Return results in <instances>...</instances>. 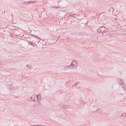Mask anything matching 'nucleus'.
<instances>
[{"instance_id":"nucleus-21","label":"nucleus","mask_w":126,"mask_h":126,"mask_svg":"<svg viewBox=\"0 0 126 126\" xmlns=\"http://www.w3.org/2000/svg\"><path fill=\"white\" fill-rule=\"evenodd\" d=\"M69 82H67L66 83V84L68 85L69 84Z\"/></svg>"},{"instance_id":"nucleus-14","label":"nucleus","mask_w":126,"mask_h":126,"mask_svg":"<svg viewBox=\"0 0 126 126\" xmlns=\"http://www.w3.org/2000/svg\"><path fill=\"white\" fill-rule=\"evenodd\" d=\"M63 107L64 108H68V106L67 105H64Z\"/></svg>"},{"instance_id":"nucleus-6","label":"nucleus","mask_w":126,"mask_h":126,"mask_svg":"<svg viewBox=\"0 0 126 126\" xmlns=\"http://www.w3.org/2000/svg\"><path fill=\"white\" fill-rule=\"evenodd\" d=\"M37 97L36 98V99L37 100V99H40L41 97V96L39 94H38L37 96Z\"/></svg>"},{"instance_id":"nucleus-5","label":"nucleus","mask_w":126,"mask_h":126,"mask_svg":"<svg viewBox=\"0 0 126 126\" xmlns=\"http://www.w3.org/2000/svg\"><path fill=\"white\" fill-rule=\"evenodd\" d=\"M29 44L30 45H32L33 46H36V44L35 43H33L31 42L29 43Z\"/></svg>"},{"instance_id":"nucleus-22","label":"nucleus","mask_w":126,"mask_h":126,"mask_svg":"<svg viewBox=\"0 0 126 126\" xmlns=\"http://www.w3.org/2000/svg\"><path fill=\"white\" fill-rule=\"evenodd\" d=\"M26 2H23V4H26Z\"/></svg>"},{"instance_id":"nucleus-4","label":"nucleus","mask_w":126,"mask_h":126,"mask_svg":"<svg viewBox=\"0 0 126 126\" xmlns=\"http://www.w3.org/2000/svg\"><path fill=\"white\" fill-rule=\"evenodd\" d=\"M103 28V30H104V31H103V32H102V33H103V34H104L103 33H106L107 32H108V29H107L105 27V28Z\"/></svg>"},{"instance_id":"nucleus-2","label":"nucleus","mask_w":126,"mask_h":126,"mask_svg":"<svg viewBox=\"0 0 126 126\" xmlns=\"http://www.w3.org/2000/svg\"><path fill=\"white\" fill-rule=\"evenodd\" d=\"M119 81L120 83L121 84H122V87L124 89H125V85L124 84V82L123 80L122 79H120L119 80Z\"/></svg>"},{"instance_id":"nucleus-9","label":"nucleus","mask_w":126,"mask_h":126,"mask_svg":"<svg viewBox=\"0 0 126 126\" xmlns=\"http://www.w3.org/2000/svg\"><path fill=\"white\" fill-rule=\"evenodd\" d=\"M122 117H125L126 116V113H123L121 115Z\"/></svg>"},{"instance_id":"nucleus-10","label":"nucleus","mask_w":126,"mask_h":126,"mask_svg":"<svg viewBox=\"0 0 126 126\" xmlns=\"http://www.w3.org/2000/svg\"><path fill=\"white\" fill-rule=\"evenodd\" d=\"M27 100L29 101L30 102L32 101V100L31 99V97H28L27 98Z\"/></svg>"},{"instance_id":"nucleus-3","label":"nucleus","mask_w":126,"mask_h":126,"mask_svg":"<svg viewBox=\"0 0 126 126\" xmlns=\"http://www.w3.org/2000/svg\"><path fill=\"white\" fill-rule=\"evenodd\" d=\"M36 97L35 96V95H33L31 97V98L32 100V101H36L37 100L36 98L35 97Z\"/></svg>"},{"instance_id":"nucleus-13","label":"nucleus","mask_w":126,"mask_h":126,"mask_svg":"<svg viewBox=\"0 0 126 126\" xmlns=\"http://www.w3.org/2000/svg\"><path fill=\"white\" fill-rule=\"evenodd\" d=\"M97 32H102V30L100 29V28L98 30Z\"/></svg>"},{"instance_id":"nucleus-15","label":"nucleus","mask_w":126,"mask_h":126,"mask_svg":"<svg viewBox=\"0 0 126 126\" xmlns=\"http://www.w3.org/2000/svg\"><path fill=\"white\" fill-rule=\"evenodd\" d=\"M35 2V1H30L29 2H29V3H32V2Z\"/></svg>"},{"instance_id":"nucleus-7","label":"nucleus","mask_w":126,"mask_h":126,"mask_svg":"<svg viewBox=\"0 0 126 126\" xmlns=\"http://www.w3.org/2000/svg\"><path fill=\"white\" fill-rule=\"evenodd\" d=\"M68 69H69L68 66H67L63 68L64 70H66Z\"/></svg>"},{"instance_id":"nucleus-1","label":"nucleus","mask_w":126,"mask_h":126,"mask_svg":"<svg viewBox=\"0 0 126 126\" xmlns=\"http://www.w3.org/2000/svg\"><path fill=\"white\" fill-rule=\"evenodd\" d=\"M78 64V63L77 62L74 61L72 62L71 65L73 66V67L74 68H75L77 67Z\"/></svg>"},{"instance_id":"nucleus-18","label":"nucleus","mask_w":126,"mask_h":126,"mask_svg":"<svg viewBox=\"0 0 126 126\" xmlns=\"http://www.w3.org/2000/svg\"><path fill=\"white\" fill-rule=\"evenodd\" d=\"M53 7V8H56V9H57V8H59L60 7H58V6H57V7Z\"/></svg>"},{"instance_id":"nucleus-8","label":"nucleus","mask_w":126,"mask_h":126,"mask_svg":"<svg viewBox=\"0 0 126 126\" xmlns=\"http://www.w3.org/2000/svg\"><path fill=\"white\" fill-rule=\"evenodd\" d=\"M104 28H105V27H100V29L101 30H102V32H103L104 30H103V29Z\"/></svg>"},{"instance_id":"nucleus-16","label":"nucleus","mask_w":126,"mask_h":126,"mask_svg":"<svg viewBox=\"0 0 126 126\" xmlns=\"http://www.w3.org/2000/svg\"><path fill=\"white\" fill-rule=\"evenodd\" d=\"M79 83V82H77L75 83V84H76V86L77 84H78Z\"/></svg>"},{"instance_id":"nucleus-12","label":"nucleus","mask_w":126,"mask_h":126,"mask_svg":"<svg viewBox=\"0 0 126 126\" xmlns=\"http://www.w3.org/2000/svg\"><path fill=\"white\" fill-rule=\"evenodd\" d=\"M75 15V14L73 15L72 14H69L68 15V16H73Z\"/></svg>"},{"instance_id":"nucleus-20","label":"nucleus","mask_w":126,"mask_h":126,"mask_svg":"<svg viewBox=\"0 0 126 126\" xmlns=\"http://www.w3.org/2000/svg\"><path fill=\"white\" fill-rule=\"evenodd\" d=\"M34 126H40L39 125H34Z\"/></svg>"},{"instance_id":"nucleus-24","label":"nucleus","mask_w":126,"mask_h":126,"mask_svg":"<svg viewBox=\"0 0 126 126\" xmlns=\"http://www.w3.org/2000/svg\"><path fill=\"white\" fill-rule=\"evenodd\" d=\"M21 47H22L23 48H24V47H22V46L21 45Z\"/></svg>"},{"instance_id":"nucleus-11","label":"nucleus","mask_w":126,"mask_h":126,"mask_svg":"<svg viewBox=\"0 0 126 126\" xmlns=\"http://www.w3.org/2000/svg\"><path fill=\"white\" fill-rule=\"evenodd\" d=\"M68 66L69 69H70L71 68H73V66H72L71 65L69 66Z\"/></svg>"},{"instance_id":"nucleus-23","label":"nucleus","mask_w":126,"mask_h":126,"mask_svg":"<svg viewBox=\"0 0 126 126\" xmlns=\"http://www.w3.org/2000/svg\"><path fill=\"white\" fill-rule=\"evenodd\" d=\"M2 63V62H1L0 61V65Z\"/></svg>"},{"instance_id":"nucleus-17","label":"nucleus","mask_w":126,"mask_h":126,"mask_svg":"<svg viewBox=\"0 0 126 126\" xmlns=\"http://www.w3.org/2000/svg\"><path fill=\"white\" fill-rule=\"evenodd\" d=\"M27 66L28 67V68H30V67H31V65H29V64H28V65H27Z\"/></svg>"},{"instance_id":"nucleus-19","label":"nucleus","mask_w":126,"mask_h":126,"mask_svg":"<svg viewBox=\"0 0 126 126\" xmlns=\"http://www.w3.org/2000/svg\"><path fill=\"white\" fill-rule=\"evenodd\" d=\"M73 86H74V87L76 86V84H73Z\"/></svg>"}]
</instances>
